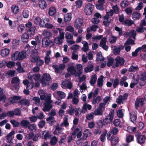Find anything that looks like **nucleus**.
<instances>
[{
  "instance_id": "obj_1",
  "label": "nucleus",
  "mask_w": 146,
  "mask_h": 146,
  "mask_svg": "<svg viewBox=\"0 0 146 146\" xmlns=\"http://www.w3.org/2000/svg\"><path fill=\"white\" fill-rule=\"evenodd\" d=\"M38 93L40 96L41 99L45 100L42 110L44 112L49 111L52 107L51 103L52 101L51 100V94H48L45 92V91L42 90H39Z\"/></svg>"
},
{
  "instance_id": "obj_2",
  "label": "nucleus",
  "mask_w": 146,
  "mask_h": 146,
  "mask_svg": "<svg viewBox=\"0 0 146 146\" xmlns=\"http://www.w3.org/2000/svg\"><path fill=\"white\" fill-rule=\"evenodd\" d=\"M50 20L47 18H44L41 20L40 23V27H46L48 29H52L54 27V26L50 23Z\"/></svg>"
},
{
  "instance_id": "obj_3",
  "label": "nucleus",
  "mask_w": 146,
  "mask_h": 146,
  "mask_svg": "<svg viewBox=\"0 0 146 146\" xmlns=\"http://www.w3.org/2000/svg\"><path fill=\"white\" fill-rule=\"evenodd\" d=\"M114 110H113L110 111L108 115L104 119L103 122L101 121V124H103L104 125L108 124V120L110 121V122H112L114 118Z\"/></svg>"
},
{
  "instance_id": "obj_4",
  "label": "nucleus",
  "mask_w": 146,
  "mask_h": 146,
  "mask_svg": "<svg viewBox=\"0 0 146 146\" xmlns=\"http://www.w3.org/2000/svg\"><path fill=\"white\" fill-rule=\"evenodd\" d=\"M134 134L136 138L137 142L139 144L141 145L144 144L145 142V138L143 134V132L141 134L139 132L137 131H135L134 132Z\"/></svg>"
},
{
  "instance_id": "obj_5",
  "label": "nucleus",
  "mask_w": 146,
  "mask_h": 146,
  "mask_svg": "<svg viewBox=\"0 0 146 146\" xmlns=\"http://www.w3.org/2000/svg\"><path fill=\"white\" fill-rule=\"evenodd\" d=\"M74 63L72 62L69 63L68 64L67 71L72 75H74L75 76L78 77L77 72L75 67L74 66Z\"/></svg>"
},
{
  "instance_id": "obj_6",
  "label": "nucleus",
  "mask_w": 146,
  "mask_h": 146,
  "mask_svg": "<svg viewBox=\"0 0 146 146\" xmlns=\"http://www.w3.org/2000/svg\"><path fill=\"white\" fill-rule=\"evenodd\" d=\"M51 79L50 75L48 73H45L43 74L41 81V83L42 86H45L49 84V81Z\"/></svg>"
},
{
  "instance_id": "obj_7",
  "label": "nucleus",
  "mask_w": 146,
  "mask_h": 146,
  "mask_svg": "<svg viewBox=\"0 0 146 146\" xmlns=\"http://www.w3.org/2000/svg\"><path fill=\"white\" fill-rule=\"evenodd\" d=\"M107 136V139L110 141L111 146H116L119 141V137L117 136Z\"/></svg>"
},
{
  "instance_id": "obj_8",
  "label": "nucleus",
  "mask_w": 146,
  "mask_h": 146,
  "mask_svg": "<svg viewBox=\"0 0 146 146\" xmlns=\"http://www.w3.org/2000/svg\"><path fill=\"white\" fill-rule=\"evenodd\" d=\"M94 6L91 3H88L85 6L84 8V12L86 15H90L93 10Z\"/></svg>"
},
{
  "instance_id": "obj_9",
  "label": "nucleus",
  "mask_w": 146,
  "mask_h": 146,
  "mask_svg": "<svg viewBox=\"0 0 146 146\" xmlns=\"http://www.w3.org/2000/svg\"><path fill=\"white\" fill-rule=\"evenodd\" d=\"M19 80L17 77H15L13 78L12 80V84H16L15 86L13 87L12 89L15 92H16L19 90Z\"/></svg>"
},
{
  "instance_id": "obj_10",
  "label": "nucleus",
  "mask_w": 146,
  "mask_h": 146,
  "mask_svg": "<svg viewBox=\"0 0 146 146\" xmlns=\"http://www.w3.org/2000/svg\"><path fill=\"white\" fill-rule=\"evenodd\" d=\"M52 67L56 73H59L65 68V65L64 64H61L59 65H54L52 66Z\"/></svg>"
},
{
  "instance_id": "obj_11",
  "label": "nucleus",
  "mask_w": 146,
  "mask_h": 146,
  "mask_svg": "<svg viewBox=\"0 0 146 146\" xmlns=\"http://www.w3.org/2000/svg\"><path fill=\"white\" fill-rule=\"evenodd\" d=\"M61 87L63 88L70 89L72 87V83L70 81L65 80L62 83Z\"/></svg>"
},
{
  "instance_id": "obj_12",
  "label": "nucleus",
  "mask_w": 146,
  "mask_h": 146,
  "mask_svg": "<svg viewBox=\"0 0 146 146\" xmlns=\"http://www.w3.org/2000/svg\"><path fill=\"white\" fill-rule=\"evenodd\" d=\"M23 84L26 86L27 89H32L33 86V81H29L27 80H24L23 82Z\"/></svg>"
},
{
  "instance_id": "obj_13",
  "label": "nucleus",
  "mask_w": 146,
  "mask_h": 146,
  "mask_svg": "<svg viewBox=\"0 0 146 146\" xmlns=\"http://www.w3.org/2000/svg\"><path fill=\"white\" fill-rule=\"evenodd\" d=\"M130 119L133 123L136 122L137 118V112L136 111H133L130 113Z\"/></svg>"
},
{
  "instance_id": "obj_14",
  "label": "nucleus",
  "mask_w": 146,
  "mask_h": 146,
  "mask_svg": "<svg viewBox=\"0 0 146 146\" xmlns=\"http://www.w3.org/2000/svg\"><path fill=\"white\" fill-rule=\"evenodd\" d=\"M83 21L81 19L78 18L75 20L74 23V26L75 28L78 29L82 25Z\"/></svg>"
},
{
  "instance_id": "obj_15",
  "label": "nucleus",
  "mask_w": 146,
  "mask_h": 146,
  "mask_svg": "<svg viewBox=\"0 0 146 146\" xmlns=\"http://www.w3.org/2000/svg\"><path fill=\"white\" fill-rule=\"evenodd\" d=\"M107 40V38L106 37L103 38L101 39V47L106 51L108 50V46L106 44Z\"/></svg>"
},
{
  "instance_id": "obj_16",
  "label": "nucleus",
  "mask_w": 146,
  "mask_h": 146,
  "mask_svg": "<svg viewBox=\"0 0 146 146\" xmlns=\"http://www.w3.org/2000/svg\"><path fill=\"white\" fill-rule=\"evenodd\" d=\"M116 66H119V65L123 66L124 65L125 62V60L123 58H121L118 56L115 59Z\"/></svg>"
},
{
  "instance_id": "obj_17",
  "label": "nucleus",
  "mask_w": 146,
  "mask_h": 146,
  "mask_svg": "<svg viewBox=\"0 0 146 146\" xmlns=\"http://www.w3.org/2000/svg\"><path fill=\"white\" fill-rule=\"evenodd\" d=\"M10 50L9 49L5 48L2 49L0 51V54L3 57H5L8 56Z\"/></svg>"
},
{
  "instance_id": "obj_18",
  "label": "nucleus",
  "mask_w": 146,
  "mask_h": 146,
  "mask_svg": "<svg viewBox=\"0 0 146 146\" xmlns=\"http://www.w3.org/2000/svg\"><path fill=\"white\" fill-rule=\"evenodd\" d=\"M36 29V27L34 26L29 29L27 32V34L29 36H32L35 35Z\"/></svg>"
},
{
  "instance_id": "obj_19",
  "label": "nucleus",
  "mask_w": 146,
  "mask_h": 146,
  "mask_svg": "<svg viewBox=\"0 0 146 146\" xmlns=\"http://www.w3.org/2000/svg\"><path fill=\"white\" fill-rule=\"evenodd\" d=\"M82 134V132L81 131H79L78 128H76L72 133V135L75 137L76 135L77 137L78 138H80Z\"/></svg>"
},
{
  "instance_id": "obj_20",
  "label": "nucleus",
  "mask_w": 146,
  "mask_h": 146,
  "mask_svg": "<svg viewBox=\"0 0 146 146\" xmlns=\"http://www.w3.org/2000/svg\"><path fill=\"white\" fill-rule=\"evenodd\" d=\"M90 110L92 108L91 105L86 103L84 104L82 108L81 112L83 113H85L87 111V109Z\"/></svg>"
},
{
  "instance_id": "obj_21",
  "label": "nucleus",
  "mask_w": 146,
  "mask_h": 146,
  "mask_svg": "<svg viewBox=\"0 0 146 146\" xmlns=\"http://www.w3.org/2000/svg\"><path fill=\"white\" fill-rule=\"evenodd\" d=\"M141 15L139 12H134L132 15V18L134 21L139 20L140 18Z\"/></svg>"
},
{
  "instance_id": "obj_22",
  "label": "nucleus",
  "mask_w": 146,
  "mask_h": 146,
  "mask_svg": "<svg viewBox=\"0 0 146 146\" xmlns=\"http://www.w3.org/2000/svg\"><path fill=\"white\" fill-rule=\"evenodd\" d=\"M63 129L62 126L61 125L59 124L57 125L56 126V128L53 132L55 135H58L61 133V130Z\"/></svg>"
},
{
  "instance_id": "obj_23",
  "label": "nucleus",
  "mask_w": 146,
  "mask_h": 146,
  "mask_svg": "<svg viewBox=\"0 0 146 146\" xmlns=\"http://www.w3.org/2000/svg\"><path fill=\"white\" fill-rule=\"evenodd\" d=\"M94 16L95 17L92 19V22L93 23L97 24L100 22V20L98 19L100 15L99 13H96L95 14Z\"/></svg>"
},
{
  "instance_id": "obj_24",
  "label": "nucleus",
  "mask_w": 146,
  "mask_h": 146,
  "mask_svg": "<svg viewBox=\"0 0 146 146\" xmlns=\"http://www.w3.org/2000/svg\"><path fill=\"white\" fill-rule=\"evenodd\" d=\"M118 131L117 128L116 127L113 128L110 131H109L107 134V136H114L115 135Z\"/></svg>"
},
{
  "instance_id": "obj_25",
  "label": "nucleus",
  "mask_w": 146,
  "mask_h": 146,
  "mask_svg": "<svg viewBox=\"0 0 146 146\" xmlns=\"http://www.w3.org/2000/svg\"><path fill=\"white\" fill-rule=\"evenodd\" d=\"M59 32V35L61 37L63 38L64 37V30L61 29L57 28L56 29H54L53 31V33L55 34H57L58 32Z\"/></svg>"
},
{
  "instance_id": "obj_26",
  "label": "nucleus",
  "mask_w": 146,
  "mask_h": 146,
  "mask_svg": "<svg viewBox=\"0 0 146 146\" xmlns=\"http://www.w3.org/2000/svg\"><path fill=\"white\" fill-rule=\"evenodd\" d=\"M64 37L63 38H62L59 35V37H56L54 38V42L57 44H61L63 42L62 40L64 39Z\"/></svg>"
},
{
  "instance_id": "obj_27",
  "label": "nucleus",
  "mask_w": 146,
  "mask_h": 146,
  "mask_svg": "<svg viewBox=\"0 0 146 146\" xmlns=\"http://www.w3.org/2000/svg\"><path fill=\"white\" fill-rule=\"evenodd\" d=\"M30 124V122L29 121L25 119L22 120L20 123L21 126L24 128L28 127Z\"/></svg>"
},
{
  "instance_id": "obj_28",
  "label": "nucleus",
  "mask_w": 146,
  "mask_h": 146,
  "mask_svg": "<svg viewBox=\"0 0 146 146\" xmlns=\"http://www.w3.org/2000/svg\"><path fill=\"white\" fill-rule=\"evenodd\" d=\"M12 12L14 14H17L19 11V8L18 6L14 5L12 6L11 8Z\"/></svg>"
},
{
  "instance_id": "obj_29",
  "label": "nucleus",
  "mask_w": 146,
  "mask_h": 146,
  "mask_svg": "<svg viewBox=\"0 0 146 146\" xmlns=\"http://www.w3.org/2000/svg\"><path fill=\"white\" fill-rule=\"evenodd\" d=\"M56 94H57L58 97L61 99L64 98L66 96L65 93L62 91H59L55 92L54 94V96Z\"/></svg>"
},
{
  "instance_id": "obj_30",
  "label": "nucleus",
  "mask_w": 146,
  "mask_h": 146,
  "mask_svg": "<svg viewBox=\"0 0 146 146\" xmlns=\"http://www.w3.org/2000/svg\"><path fill=\"white\" fill-rule=\"evenodd\" d=\"M110 81L112 82L113 81V87L114 88H115L119 84V80L117 78H116L114 80L113 78H111L110 79Z\"/></svg>"
},
{
  "instance_id": "obj_31",
  "label": "nucleus",
  "mask_w": 146,
  "mask_h": 146,
  "mask_svg": "<svg viewBox=\"0 0 146 146\" xmlns=\"http://www.w3.org/2000/svg\"><path fill=\"white\" fill-rule=\"evenodd\" d=\"M68 117L67 115L65 116L64 118L63 121L61 123L60 125L62 126H64L66 127H68L69 125V123L68 121Z\"/></svg>"
},
{
  "instance_id": "obj_32",
  "label": "nucleus",
  "mask_w": 146,
  "mask_h": 146,
  "mask_svg": "<svg viewBox=\"0 0 146 146\" xmlns=\"http://www.w3.org/2000/svg\"><path fill=\"white\" fill-rule=\"evenodd\" d=\"M15 133V131H12L9 133L6 136V139L7 142H11V141L12 136Z\"/></svg>"
},
{
  "instance_id": "obj_33",
  "label": "nucleus",
  "mask_w": 146,
  "mask_h": 146,
  "mask_svg": "<svg viewBox=\"0 0 146 146\" xmlns=\"http://www.w3.org/2000/svg\"><path fill=\"white\" fill-rule=\"evenodd\" d=\"M40 7L42 9H44L46 8L47 4L45 1L41 0L38 3Z\"/></svg>"
},
{
  "instance_id": "obj_34",
  "label": "nucleus",
  "mask_w": 146,
  "mask_h": 146,
  "mask_svg": "<svg viewBox=\"0 0 146 146\" xmlns=\"http://www.w3.org/2000/svg\"><path fill=\"white\" fill-rule=\"evenodd\" d=\"M21 98V97L20 96H15L9 99V102L10 103L13 104L17 102L18 100Z\"/></svg>"
},
{
  "instance_id": "obj_35",
  "label": "nucleus",
  "mask_w": 146,
  "mask_h": 146,
  "mask_svg": "<svg viewBox=\"0 0 146 146\" xmlns=\"http://www.w3.org/2000/svg\"><path fill=\"white\" fill-rule=\"evenodd\" d=\"M111 47L112 48H114L113 50V52L115 55H118L120 52V49L119 48H117L115 46H111Z\"/></svg>"
},
{
  "instance_id": "obj_36",
  "label": "nucleus",
  "mask_w": 146,
  "mask_h": 146,
  "mask_svg": "<svg viewBox=\"0 0 146 146\" xmlns=\"http://www.w3.org/2000/svg\"><path fill=\"white\" fill-rule=\"evenodd\" d=\"M98 88L96 89L93 93L92 92H91L89 94L88 96V99H91L92 96L94 98L98 94Z\"/></svg>"
},
{
  "instance_id": "obj_37",
  "label": "nucleus",
  "mask_w": 146,
  "mask_h": 146,
  "mask_svg": "<svg viewBox=\"0 0 146 146\" xmlns=\"http://www.w3.org/2000/svg\"><path fill=\"white\" fill-rule=\"evenodd\" d=\"M90 134L89 130L87 129L85 130L83 133V136L82 138H81L80 140H85L86 139L88 135Z\"/></svg>"
},
{
  "instance_id": "obj_38",
  "label": "nucleus",
  "mask_w": 146,
  "mask_h": 146,
  "mask_svg": "<svg viewBox=\"0 0 146 146\" xmlns=\"http://www.w3.org/2000/svg\"><path fill=\"white\" fill-rule=\"evenodd\" d=\"M56 13V9L53 7H50L48 12V14L50 16H52L55 15Z\"/></svg>"
},
{
  "instance_id": "obj_39",
  "label": "nucleus",
  "mask_w": 146,
  "mask_h": 146,
  "mask_svg": "<svg viewBox=\"0 0 146 146\" xmlns=\"http://www.w3.org/2000/svg\"><path fill=\"white\" fill-rule=\"evenodd\" d=\"M76 68L78 71L77 72V75L78 77H80V74H82L81 70L82 69V65L80 64H76Z\"/></svg>"
},
{
  "instance_id": "obj_40",
  "label": "nucleus",
  "mask_w": 146,
  "mask_h": 146,
  "mask_svg": "<svg viewBox=\"0 0 146 146\" xmlns=\"http://www.w3.org/2000/svg\"><path fill=\"white\" fill-rule=\"evenodd\" d=\"M134 23L133 21L127 19L125 20L123 24L126 26H131Z\"/></svg>"
},
{
  "instance_id": "obj_41",
  "label": "nucleus",
  "mask_w": 146,
  "mask_h": 146,
  "mask_svg": "<svg viewBox=\"0 0 146 146\" xmlns=\"http://www.w3.org/2000/svg\"><path fill=\"white\" fill-rule=\"evenodd\" d=\"M72 14L71 13H68L64 16V19L65 22L70 21L72 19Z\"/></svg>"
},
{
  "instance_id": "obj_42",
  "label": "nucleus",
  "mask_w": 146,
  "mask_h": 146,
  "mask_svg": "<svg viewBox=\"0 0 146 146\" xmlns=\"http://www.w3.org/2000/svg\"><path fill=\"white\" fill-rule=\"evenodd\" d=\"M18 51H16L11 56V59L13 60H19Z\"/></svg>"
},
{
  "instance_id": "obj_43",
  "label": "nucleus",
  "mask_w": 146,
  "mask_h": 146,
  "mask_svg": "<svg viewBox=\"0 0 146 146\" xmlns=\"http://www.w3.org/2000/svg\"><path fill=\"white\" fill-rule=\"evenodd\" d=\"M42 34L45 37V38H49L52 36L51 32L47 30H44L42 33Z\"/></svg>"
},
{
  "instance_id": "obj_44",
  "label": "nucleus",
  "mask_w": 146,
  "mask_h": 146,
  "mask_svg": "<svg viewBox=\"0 0 146 146\" xmlns=\"http://www.w3.org/2000/svg\"><path fill=\"white\" fill-rule=\"evenodd\" d=\"M28 127L30 131L33 132H35L36 130V126L34 124H29Z\"/></svg>"
},
{
  "instance_id": "obj_45",
  "label": "nucleus",
  "mask_w": 146,
  "mask_h": 146,
  "mask_svg": "<svg viewBox=\"0 0 146 146\" xmlns=\"http://www.w3.org/2000/svg\"><path fill=\"white\" fill-rule=\"evenodd\" d=\"M42 134L43 137L45 139H46L49 138L50 135L49 133V131H48L46 130L43 131Z\"/></svg>"
},
{
  "instance_id": "obj_46",
  "label": "nucleus",
  "mask_w": 146,
  "mask_h": 146,
  "mask_svg": "<svg viewBox=\"0 0 146 146\" xmlns=\"http://www.w3.org/2000/svg\"><path fill=\"white\" fill-rule=\"evenodd\" d=\"M98 28V26L97 25H93L92 26L88 28L87 32L88 33H89L92 31H96Z\"/></svg>"
},
{
  "instance_id": "obj_47",
  "label": "nucleus",
  "mask_w": 146,
  "mask_h": 146,
  "mask_svg": "<svg viewBox=\"0 0 146 146\" xmlns=\"http://www.w3.org/2000/svg\"><path fill=\"white\" fill-rule=\"evenodd\" d=\"M29 36L27 34L24 33L21 36V39L24 42H27L28 41Z\"/></svg>"
},
{
  "instance_id": "obj_48",
  "label": "nucleus",
  "mask_w": 146,
  "mask_h": 146,
  "mask_svg": "<svg viewBox=\"0 0 146 146\" xmlns=\"http://www.w3.org/2000/svg\"><path fill=\"white\" fill-rule=\"evenodd\" d=\"M20 104L23 105L28 106L29 105V101L26 99H23L19 102Z\"/></svg>"
},
{
  "instance_id": "obj_49",
  "label": "nucleus",
  "mask_w": 146,
  "mask_h": 146,
  "mask_svg": "<svg viewBox=\"0 0 146 146\" xmlns=\"http://www.w3.org/2000/svg\"><path fill=\"white\" fill-rule=\"evenodd\" d=\"M93 66L92 64H89L85 69V72L87 73L91 72L93 70Z\"/></svg>"
},
{
  "instance_id": "obj_50",
  "label": "nucleus",
  "mask_w": 146,
  "mask_h": 146,
  "mask_svg": "<svg viewBox=\"0 0 146 146\" xmlns=\"http://www.w3.org/2000/svg\"><path fill=\"white\" fill-rule=\"evenodd\" d=\"M107 131L106 130L104 129L102 132V134L101 135V141H104L106 140V136L107 134Z\"/></svg>"
},
{
  "instance_id": "obj_51",
  "label": "nucleus",
  "mask_w": 146,
  "mask_h": 146,
  "mask_svg": "<svg viewBox=\"0 0 146 146\" xmlns=\"http://www.w3.org/2000/svg\"><path fill=\"white\" fill-rule=\"evenodd\" d=\"M135 44L134 41L131 38H129L127 39L124 43V45L125 46L129 44Z\"/></svg>"
},
{
  "instance_id": "obj_52",
  "label": "nucleus",
  "mask_w": 146,
  "mask_h": 146,
  "mask_svg": "<svg viewBox=\"0 0 146 146\" xmlns=\"http://www.w3.org/2000/svg\"><path fill=\"white\" fill-rule=\"evenodd\" d=\"M50 40L49 38H44L42 40V44L43 45L45 44V46L44 47H45L48 46L49 45V42L50 41Z\"/></svg>"
},
{
  "instance_id": "obj_53",
  "label": "nucleus",
  "mask_w": 146,
  "mask_h": 146,
  "mask_svg": "<svg viewBox=\"0 0 146 146\" xmlns=\"http://www.w3.org/2000/svg\"><path fill=\"white\" fill-rule=\"evenodd\" d=\"M82 43L83 45V51L85 52H87L88 49V43L85 41H83Z\"/></svg>"
},
{
  "instance_id": "obj_54",
  "label": "nucleus",
  "mask_w": 146,
  "mask_h": 146,
  "mask_svg": "<svg viewBox=\"0 0 146 146\" xmlns=\"http://www.w3.org/2000/svg\"><path fill=\"white\" fill-rule=\"evenodd\" d=\"M121 122V120L120 119H115L113 122L114 125L115 126H119L120 127H121V126L120 125V124Z\"/></svg>"
},
{
  "instance_id": "obj_55",
  "label": "nucleus",
  "mask_w": 146,
  "mask_h": 146,
  "mask_svg": "<svg viewBox=\"0 0 146 146\" xmlns=\"http://www.w3.org/2000/svg\"><path fill=\"white\" fill-rule=\"evenodd\" d=\"M97 79V78L96 75H93L92 76L90 82L92 86H93L96 83Z\"/></svg>"
},
{
  "instance_id": "obj_56",
  "label": "nucleus",
  "mask_w": 146,
  "mask_h": 146,
  "mask_svg": "<svg viewBox=\"0 0 146 146\" xmlns=\"http://www.w3.org/2000/svg\"><path fill=\"white\" fill-rule=\"evenodd\" d=\"M25 29L24 25L23 24L19 25L17 29L18 32L20 33H22Z\"/></svg>"
},
{
  "instance_id": "obj_57",
  "label": "nucleus",
  "mask_w": 146,
  "mask_h": 146,
  "mask_svg": "<svg viewBox=\"0 0 146 146\" xmlns=\"http://www.w3.org/2000/svg\"><path fill=\"white\" fill-rule=\"evenodd\" d=\"M82 0H77L75 2V6L77 8H80L82 6Z\"/></svg>"
},
{
  "instance_id": "obj_58",
  "label": "nucleus",
  "mask_w": 146,
  "mask_h": 146,
  "mask_svg": "<svg viewBox=\"0 0 146 146\" xmlns=\"http://www.w3.org/2000/svg\"><path fill=\"white\" fill-rule=\"evenodd\" d=\"M42 19L39 17H37L34 19V23L36 25H39L40 26V23L41 22Z\"/></svg>"
},
{
  "instance_id": "obj_59",
  "label": "nucleus",
  "mask_w": 146,
  "mask_h": 146,
  "mask_svg": "<svg viewBox=\"0 0 146 146\" xmlns=\"http://www.w3.org/2000/svg\"><path fill=\"white\" fill-rule=\"evenodd\" d=\"M128 1L125 0L122 1L120 4L121 7L123 8L126 7L128 6Z\"/></svg>"
},
{
  "instance_id": "obj_60",
  "label": "nucleus",
  "mask_w": 146,
  "mask_h": 146,
  "mask_svg": "<svg viewBox=\"0 0 146 146\" xmlns=\"http://www.w3.org/2000/svg\"><path fill=\"white\" fill-rule=\"evenodd\" d=\"M94 52L93 51H89L87 54V57L90 60H92L93 58V54Z\"/></svg>"
},
{
  "instance_id": "obj_61",
  "label": "nucleus",
  "mask_w": 146,
  "mask_h": 146,
  "mask_svg": "<svg viewBox=\"0 0 146 146\" xmlns=\"http://www.w3.org/2000/svg\"><path fill=\"white\" fill-rule=\"evenodd\" d=\"M123 100L122 96L121 95H120L117 99L116 102L118 104V105H119L121 103H123L122 102Z\"/></svg>"
},
{
  "instance_id": "obj_62",
  "label": "nucleus",
  "mask_w": 146,
  "mask_h": 146,
  "mask_svg": "<svg viewBox=\"0 0 146 146\" xmlns=\"http://www.w3.org/2000/svg\"><path fill=\"white\" fill-rule=\"evenodd\" d=\"M114 61V59L112 57L109 58L108 59V62L107 64V65L108 67L111 66L113 64Z\"/></svg>"
},
{
  "instance_id": "obj_63",
  "label": "nucleus",
  "mask_w": 146,
  "mask_h": 146,
  "mask_svg": "<svg viewBox=\"0 0 146 146\" xmlns=\"http://www.w3.org/2000/svg\"><path fill=\"white\" fill-rule=\"evenodd\" d=\"M15 74V71L10 70L8 71L6 74V76L8 77H10L13 76Z\"/></svg>"
},
{
  "instance_id": "obj_64",
  "label": "nucleus",
  "mask_w": 146,
  "mask_h": 146,
  "mask_svg": "<svg viewBox=\"0 0 146 146\" xmlns=\"http://www.w3.org/2000/svg\"><path fill=\"white\" fill-rule=\"evenodd\" d=\"M139 79L142 81H144L146 79V71L142 73Z\"/></svg>"
}]
</instances>
